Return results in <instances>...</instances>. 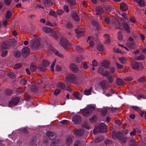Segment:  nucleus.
Here are the masks:
<instances>
[{
    "instance_id": "1",
    "label": "nucleus",
    "mask_w": 146,
    "mask_h": 146,
    "mask_svg": "<svg viewBox=\"0 0 146 146\" xmlns=\"http://www.w3.org/2000/svg\"><path fill=\"white\" fill-rule=\"evenodd\" d=\"M46 47L47 48V52L48 54H51L52 52H53L58 57L62 58L64 57V56L62 54L53 47L50 42L47 41H46Z\"/></svg>"
},
{
    "instance_id": "2",
    "label": "nucleus",
    "mask_w": 146,
    "mask_h": 146,
    "mask_svg": "<svg viewBox=\"0 0 146 146\" xmlns=\"http://www.w3.org/2000/svg\"><path fill=\"white\" fill-rule=\"evenodd\" d=\"M112 137L113 139H117L119 140H121L123 143H125L127 141L126 138L124 137L123 134L120 131L117 132L116 131H113L112 132Z\"/></svg>"
},
{
    "instance_id": "3",
    "label": "nucleus",
    "mask_w": 146,
    "mask_h": 146,
    "mask_svg": "<svg viewBox=\"0 0 146 146\" xmlns=\"http://www.w3.org/2000/svg\"><path fill=\"white\" fill-rule=\"evenodd\" d=\"M108 131V128L106 125L102 123L98 127H95L93 130V133L95 135L97 134L99 132L106 133Z\"/></svg>"
},
{
    "instance_id": "4",
    "label": "nucleus",
    "mask_w": 146,
    "mask_h": 146,
    "mask_svg": "<svg viewBox=\"0 0 146 146\" xmlns=\"http://www.w3.org/2000/svg\"><path fill=\"white\" fill-rule=\"evenodd\" d=\"M76 78L75 74H70L66 76L65 81L67 83L75 84L76 82Z\"/></svg>"
},
{
    "instance_id": "5",
    "label": "nucleus",
    "mask_w": 146,
    "mask_h": 146,
    "mask_svg": "<svg viewBox=\"0 0 146 146\" xmlns=\"http://www.w3.org/2000/svg\"><path fill=\"white\" fill-rule=\"evenodd\" d=\"M40 45V41L38 39L32 40L31 41V46L33 49L36 50Z\"/></svg>"
},
{
    "instance_id": "6",
    "label": "nucleus",
    "mask_w": 146,
    "mask_h": 146,
    "mask_svg": "<svg viewBox=\"0 0 146 146\" xmlns=\"http://www.w3.org/2000/svg\"><path fill=\"white\" fill-rule=\"evenodd\" d=\"M59 42L60 45L65 48H68L71 46V44L68 42L66 39L63 38H62Z\"/></svg>"
},
{
    "instance_id": "7",
    "label": "nucleus",
    "mask_w": 146,
    "mask_h": 146,
    "mask_svg": "<svg viewBox=\"0 0 146 146\" xmlns=\"http://www.w3.org/2000/svg\"><path fill=\"white\" fill-rule=\"evenodd\" d=\"M19 100L20 98L18 97H15L13 98L9 102V106L11 107L17 105L19 103Z\"/></svg>"
},
{
    "instance_id": "8",
    "label": "nucleus",
    "mask_w": 146,
    "mask_h": 146,
    "mask_svg": "<svg viewBox=\"0 0 146 146\" xmlns=\"http://www.w3.org/2000/svg\"><path fill=\"white\" fill-rule=\"evenodd\" d=\"M46 33H48L49 35L53 37L55 39H57L58 38L56 32L51 28L46 27Z\"/></svg>"
},
{
    "instance_id": "9",
    "label": "nucleus",
    "mask_w": 146,
    "mask_h": 146,
    "mask_svg": "<svg viewBox=\"0 0 146 146\" xmlns=\"http://www.w3.org/2000/svg\"><path fill=\"white\" fill-rule=\"evenodd\" d=\"M80 111H82V114L86 117H89L92 113V111H91L90 109H88L87 107H86L83 109H80Z\"/></svg>"
},
{
    "instance_id": "10",
    "label": "nucleus",
    "mask_w": 146,
    "mask_h": 146,
    "mask_svg": "<svg viewBox=\"0 0 146 146\" xmlns=\"http://www.w3.org/2000/svg\"><path fill=\"white\" fill-rule=\"evenodd\" d=\"M72 121L75 124L79 123L81 121V117L79 115H75L73 117Z\"/></svg>"
},
{
    "instance_id": "11",
    "label": "nucleus",
    "mask_w": 146,
    "mask_h": 146,
    "mask_svg": "<svg viewBox=\"0 0 146 146\" xmlns=\"http://www.w3.org/2000/svg\"><path fill=\"white\" fill-rule=\"evenodd\" d=\"M131 64V68L135 70H137L139 68L140 65H141V63L135 62H132Z\"/></svg>"
},
{
    "instance_id": "12",
    "label": "nucleus",
    "mask_w": 146,
    "mask_h": 146,
    "mask_svg": "<svg viewBox=\"0 0 146 146\" xmlns=\"http://www.w3.org/2000/svg\"><path fill=\"white\" fill-rule=\"evenodd\" d=\"M96 15L99 16H101L104 12L103 8L101 6L97 7L96 8Z\"/></svg>"
},
{
    "instance_id": "13",
    "label": "nucleus",
    "mask_w": 146,
    "mask_h": 146,
    "mask_svg": "<svg viewBox=\"0 0 146 146\" xmlns=\"http://www.w3.org/2000/svg\"><path fill=\"white\" fill-rule=\"evenodd\" d=\"M30 50L29 48L27 47H25L22 50V55L23 56L26 58L28 56Z\"/></svg>"
},
{
    "instance_id": "14",
    "label": "nucleus",
    "mask_w": 146,
    "mask_h": 146,
    "mask_svg": "<svg viewBox=\"0 0 146 146\" xmlns=\"http://www.w3.org/2000/svg\"><path fill=\"white\" fill-rule=\"evenodd\" d=\"M85 32L84 29H79L76 31V33L78 35V37L84 36Z\"/></svg>"
},
{
    "instance_id": "15",
    "label": "nucleus",
    "mask_w": 146,
    "mask_h": 146,
    "mask_svg": "<svg viewBox=\"0 0 146 146\" xmlns=\"http://www.w3.org/2000/svg\"><path fill=\"white\" fill-rule=\"evenodd\" d=\"M10 46V43L9 42L5 41L3 42L1 44V47L3 49L9 48Z\"/></svg>"
},
{
    "instance_id": "16",
    "label": "nucleus",
    "mask_w": 146,
    "mask_h": 146,
    "mask_svg": "<svg viewBox=\"0 0 146 146\" xmlns=\"http://www.w3.org/2000/svg\"><path fill=\"white\" fill-rule=\"evenodd\" d=\"M46 135L48 136V137L50 140H52L55 139L56 136V135L52 132H49L48 133V132H47L46 133Z\"/></svg>"
},
{
    "instance_id": "17",
    "label": "nucleus",
    "mask_w": 146,
    "mask_h": 146,
    "mask_svg": "<svg viewBox=\"0 0 146 146\" xmlns=\"http://www.w3.org/2000/svg\"><path fill=\"white\" fill-rule=\"evenodd\" d=\"M119 8L122 11H126L128 9V6L127 4L123 2L120 3Z\"/></svg>"
},
{
    "instance_id": "18",
    "label": "nucleus",
    "mask_w": 146,
    "mask_h": 146,
    "mask_svg": "<svg viewBox=\"0 0 146 146\" xmlns=\"http://www.w3.org/2000/svg\"><path fill=\"white\" fill-rule=\"evenodd\" d=\"M38 68L40 71H43L46 69V60H43L42 63L38 66Z\"/></svg>"
},
{
    "instance_id": "19",
    "label": "nucleus",
    "mask_w": 146,
    "mask_h": 146,
    "mask_svg": "<svg viewBox=\"0 0 146 146\" xmlns=\"http://www.w3.org/2000/svg\"><path fill=\"white\" fill-rule=\"evenodd\" d=\"M110 62L108 60H104L101 63V66L104 67L106 68H109L110 67Z\"/></svg>"
},
{
    "instance_id": "20",
    "label": "nucleus",
    "mask_w": 146,
    "mask_h": 146,
    "mask_svg": "<svg viewBox=\"0 0 146 146\" xmlns=\"http://www.w3.org/2000/svg\"><path fill=\"white\" fill-rule=\"evenodd\" d=\"M70 68L73 72L76 73L78 71V67L74 64H71L70 65Z\"/></svg>"
},
{
    "instance_id": "21",
    "label": "nucleus",
    "mask_w": 146,
    "mask_h": 146,
    "mask_svg": "<svg viewBox=\"0 0 146 146\" xmlns=\"http://www.w3.org/2000/svg\"><path fill=\"white\" fill-rule=\"evenodd\" d=\"M122 25L125 31L128 33H130V31L128 24L125 22L122 23Z\"/></svg>"
},
{
    "instance_id": "22",
    "label": "nucleus",
    "mask_w": 146,
    "mask_h": 146,
    "mask_svg": "<svg viewBox=\"0 0 146 146\" xmlns=\"http://www.w3.org/2000/svg\"><path fill=\"white\" fill-rule=\"evenodd\" d=\"M108 82L106 80H103L100 83V85L103 89H106L108 88Z\"/></svg>"
},
{
    "instance_id": "23",
    "label": "nucleus",
    "mask_w": 146,
    "mask_h": 146,
    "mask_svg": "<svg viewBox=\"0 0 146 146\" xmlns=\"http://www.w3.org/2000/svg\"><path fill=\"white\" fill-rule=\"evenodd\" d=\"M92 23L93 26L96 27L97 30H98L101 29V27L100 25L96 21H93Z\"/></svg>"
},
{
    "instance_id": "24",
    "label": "nucleus",
    "mask_w": 146,
    "mask_h": 146,
    "mask_svg": "<svg viewBox=\"0 0 146 146\" xmlns=\"http://www.w3.org/2000/svg\"><path fill=\"white\" fill-rule=\"evenodd\" d=\"M57 86L58 88L64 90L66 88V85L64 83L60 82L57 84Z\"/></svg>"
},
{
    "instance_id": "25",
    "label": "nucleus",
    "mask_w": 146,
    "mask_h": 146,
    "mask_svg": "<svg viewBox=\"0 0 146 146\" xmlns=\"http://www.w3.org/2000/svg\"><path fill=\"white\" fill-rule=\"evenodd\" d=\"M127 45L128 47L131 49H134L135 48L136 45L134 42H129Z\"/></svg>"
},
{
    "instance_id": "26",
    "label": "nucleus",
    "mask_w": 146,
    "mask_h": 146,
    "mask_svg": "<svg viewBox=\"0 0 146 146\" xmlns=\"http://www.w3.org/2000/svg\"><path fill=\"white\" fill-rule=\"evenodd\" d=\"M73 18L76 21H78L80 20V19L78 15L76 12L73 13L72 15Z\"/></svg>"
},
{
    "instance_id": "27",
    "label": "nucleus",
    "mask_w": 146,
    "mask_h": 146,
    "mask_svg": "<svg viewBox=\"0 0 146 146\" xmlns=\"http://www.w3.org/2000/svg\"><path fill=\"white\" fill-rule=\"evenodd\" d=\"M36 64L34 62L32 63L30 66V70L31 71L34 72L35 71L36 69Z\"/></svg>"
},
{
    "instance_id": "28",
    "label": "nucleus",
    "mask_w": 146,
    "mask_h": 146,
    "mask_svg": "<svg viewBox=\"0 0 146 146\" xmlns=\"http://www.w3.org/2000/svg\"><path fill=\"white\" fill-rule=\"evenodd\" d=\"M54 2L53 0H46V7H50L52 6Z\"/></svg>"
},
{
    "instance_id": "29",
    "label": "nucleus",
    "mask_w": 146,
    "mask_h": 146,
    "mask_svg": "<svg viewBox=\"0 0 146 146\" xmlns=\"http://www.w3.org/2000/svg\"><path fill=\"white\" fill-rule=\"evenodd\" d=\"M104 139V137L102 136H100L96 137L94 142L96 143H98L102 141Z\"/></svg>"
},
{
    "instance_id": "30",
    "label": "nucleus",
    "mask_w": 146,
    "mask_h": 146,
    "mask_svg": "<svg viewBox=\"0 0 146 146\" xmlns=\"http://www.w3.org/2000/svg\"><path fill=\"white\" fill-rule=\"evenodd\" d=\"M47 13H48L49 15L51 16H53L55 17H57V14L56 12L52 10H50L49 12V13L48 11H46V14Z\"/></svg>"
},
{
    "instance_id": "31",
    "label": "nucleus",
    "mask_w": 146,
    "mask_h": 146,
    "mask_svg": "<svg viewBox=\"0 0 146 146\" xmlns=\"http://www.w3.org/2000/svg\"><path fill=\"white\" fill-rule=\"evenodd\" d=\"M73 95L78 100H81V96L80 94L77 92H74Z\"/></svg>"
},
{
    "instance_id": "32",
    "label": "nucleus",
    "mask_w": 146,
    "mask_h": 146,
    "mask_svg": "<svg viewBox=\"0 0 146 146\" xmlns=\"http://www.w3.org/2000/svg\"><path fill=\"white\" fill-rule=\"evenodd\" d=\"M104 36L106 38L105 40L106 41V43L108 44H110V39L109 35H108L106 34L104 35Z\"/></svg>"
},
{
    "instance_id": "33",
    "label": "nucleus",
    "mask_w": 146,
    "mask_h": 146,
    "mask_svg": "<svg viewBox=\"0 0 146 146\" xmlns=\"http://www.w3.org/2000/svg\"><path fill=\"white\" fill-rule=\"evenodd\" d=\"M45 80L42 81L40 80L38 82V84L40 85V88H42L43 87L44 89L45 88Z\"/></svg>"
},
{
    "instance_id": "34",
    "label": "nucleus",
    "mask_w": 146,
    "mask_h": 146,
    "mask_svg": "<svg viewBox=\"0 0 146 146\" xmlns=\"http://www.w3.org/2000/svg\"><path fill=\"white\" fill-rule=\"evenodd\" d=\"M72 141V139L70 136H68L66 140V144L68 145H70Z\"/></svg>"
},
{
    "instance_id": "35",
    "label": "nucleus",
    "mask_w": 146,
    "mask_h": 146,
    "mask_svg": "<svg viewBox=\"0 0 146 146\" xmlns=\"http://www.w3.org/2000/svg\"><path fill=\"white\" fill-rule=\"evenodd\" d=\"M116 82L118 85H121L123 84V80L120 78H117L116 80Z\"/></svg>"
},
{
    "instance_id": "36",
    "label": "nucleus",
    "mask_w": 146,
    "mask_h": 146,
    "mask_svg": "<svg viewBox=\"0 0 146 146\" xmlns=\"http://www.w3.org/2000/svg\"><path fill=\"white\" fill-rule=\"evenodd\" d=\"M7 76L9 78L12 79H14L16 78V75L13 72H11L7 74Z\"/></svg>"
},
{
    "instance_id": "37",
    "label": "nucleus",
    "mask_w": 146,
    "mask_h": 146,
    "mask_svg": "<svg viewBox=\"0 0 146 146\" xmlns=\"http://www.w3.org/2000/svg\"><path fill=\"white\" fill-rule=\"evenodd\" d=\"M14 56L16 58H19L21 55V53L20 51H15L13 53Z\"/></svg>"
},
{
    "instance_id": "38",
    "label": "nucleus",
    "mask_w": 146,
    "mask_h": 146,
    "mask_svg": "<svg viewBox=\"0 0 146 146\" xmlns=\"http://www.w3.org/2000/svg\"><path fill=\"white\" fill-rule=\"evenodd\" d=\"M92 88L91 87L89 89L85 90L84 92V94L86 95H89L91 94Z\"/></svg>"
},
{
    "instance_id": "39",
    "label": "nucleus",
    "mask_w": 146,
    "mask_h": 146,
    "mask_svg": "<svg viewBox=\"0 0 146 146\" xmlns=\"http://www.w3.org/2000/svg\"><path fill=\"white\" fill-rule=\"evenodd\" d=\"M13 91L9 89H7L5 91V93L7 96H9L13 94Z\"/></svg>"
},
{
    "instance_id": "40",
    "label": "nucleus",
    "mask_w": 146,
    "mask_h": 146,
    "mask_svg": "<svg viewBox=\"0 0 146 146\" xmlns=\"http://www.w3.org/2000/svg\"><path fill=\"white\" fill-rule=\"evenodd\" d=\"M12 15L11 12L10 11H7L6 13L5 17L7 19H10Z\"/></svg>"
},
{
    "instance_id": "41",
    "label": "nucleus",
    "mask_w": 146,
    "mask_h": 146,
    "mask_svg": "<svg viewBox=\"0 0 146 146\" xmlns=\"http://www.w3.org/2000/svg\"><path fill=\"white\" fill-rule=\"evenodd\" d=\"M31 90L33 92H36L38 91L37 87L35 85H33L31 88Z\"/></svg>"
},
{
    "instance_id": "42",
    "label": "nucleus",
    "mask_w": 146,
    "mask_h": 146,
    "mask_svg": "<svg viewBox=\"0 0 146 146\" xmlns=\"http://www.w3.org/2000/svg\"><path fill=\"white\" fill-rule=\"evenodd\" d=\"M97 49L99 51H103L104 50V47L103 45L99 44L98 45Z\"/></svg>"
},
{
    "instance_id": "43",
    "label": "nucleus",
    "mask_w": 146,
    "mask_h": 146,
    "mask_svg": "<svg viewBox=\"0 0 146 146\" xmlns=\"http://www.w3.org/2000/svg\"><path fill=\"white\" fill-rule=\"evenodd\" d=\"M140 7H144L145 5V3L143 0H139L137 2Z\"/></svg>"
},
{
    "instance_id": "44",
    "label": "nucleus",
    "mask_w": 146,
    "mask_h": 146,
    "mask_svg": "<svg viewBox=\"0 0 146 146\" xmlns=\"http://www.w3.org/2000/svg\"><path fill=\"white\" fill-rule=\"evenodd\" d=\"M119 59L120 62L122 64L125 63L127 62L126 58L124 57L119 58Z\"/></svg>"
},
{
    "instance_id": "45",
    "label": "nucleus",
    "mask_w": 146,
    "mask_h": 146,
    "mask_svg": "<svg viewBox=\"0 0 146 146\" xmlns=\"http://www.w3.org/2000/svg\"><path fill=\"white\" fill-rule=\"evenodd\" d=\"M82 67L85 70H87L89 68L88 64L86 62H84L82 63Z\"/></svg>"
},
{
    "instance_id": "46",
    "label": "nucleus",
    "mask_w": 146,
    "mask_h": 146,
    "mask_svg": "<svg viewBox=\"0 0 146 146\" xmlns=\"http://www.w3.org/2000/svg\"><path fill=\"white\" fill-rule=\"evenodd\" d=\"M145 58V56L143 55H141L139 56L136 57L135 59L137 60H143Z\"/></svg>"
},
{
    "instance_id": "47",
    "label": "nucleus",
    "mask_w": 146,
    "mask_h": 146,
    "mask_svg": "<svg viewBox=\"0 0 146 146\" xmlns=\"http://www.w3.org/2000/svg\"><path fill=\"white\" fill-rule=\"evenodd\" d=\"M117 37L118 39L119 40H121L122 39V34L121 31H119L118 32V33Z\"/></svg>"
},
{
    "instance_id": "48",
    "label": "nucleus",
    "mask_w": 146,
    "mask_h": 146,
    "mask_svg": "<svg viewBox=\"0 0 146 146\" xmlns=\"http://www.w3.org/2000/svg\"><path fill=\"white\" fill-rule=\"evenodd\" d=\"M75 48L76 50L80 52H82L84 50V49L80 47L78 45H76Z\"/></svg>"
},
{
    "instance_id": "49",
    "label": "nucleus",
    "mask_w": 146,
    "mask_h": 146,
    "mask_svg": "<svg viewBox=\"0 0 146 146\" xmlns=\"http://www.w3.org/2000/svg\"><path fill=\"white\" fill-rule=\"evenodd\" d=\"M87 107L88 108V109H90L91 111H92V112H93V111L95 109L94 106L92 104L89 105Z\"/></svg>"
},
{
    "instance_id": "50",
    "label": "nucleus",
    "mask_w": 146,
    "mask_h": 146,
    "mask_svg": "<svg viewBox=\"0 0 146 146\" xmlns=\"http://www.w3.org/2000/svg\"><path fill=\"white\" fill-rule=\"evenodd\" d=\"M97 120V117L96 115H94L90 119V121L92 123H94Z\"/></svg>"
},
{
    "instance_id": "51",
    "label": "nucleus",
    "mask_w": 146,
    "mask_h": 146,
    "mask_svg": "<svg viewBox=\"0 0 146 146\" xmlns=\"http://www.w3.org/2000/svg\"><path fill=\"white\" fill-rule=\"evenodd\" d=\"M22 65L21 63H17L16 64L14 67V69H18L21 68L22 66Z\"/></svg>"
},
{
    "instance_id": "52",
    "label": "nucleus",
    "mask_w": 146,
    "mask_h": 146,
    "mask_svg": "<svg viewBox=\"0 0 146 146\" xmlns=\"http://www.w3.org/2000/svg\"><path fill=\"white\" fill-rule=\"evenodd\" d=\"M105 10L108 12H110L112 11V8L109 6H107L105 7Z\"/></svg>"
},
{
    "instance_id": "53",
    "label": "nucleus",
    "mask_w": 146,
    "mask_h": 146,
    "mask_svg": "<svg viewBox=\"0 0 146 146\" xmlns=\"http://www.w3.org/2000/svg\"><path fill=\"white\" fill-rule=\"evenodd\" d=\"M84 56L82 55H81L78 57L77 59V62L78 63L80 62L83 59Z\"/></svg>"
},
{
    "instance_id": "54",
    "label": "nucleus",
    "mask_w": 146,
    "mask_h": 146,
    "mask_svg": "<svg viewBox=\"0 0 146 146\" xmlns=\"http://www.w3.org/2000/svg\"><path fill=\"white\" fill-rule=\"evenodd\" d=\"M81 145V144L80 141L77 140L74 142V146H80Z\"/></svg>"
},
{
    "instance_id": "55",
    "label": "nucleus",
    "mask_w": 146,
    "mask_h": 146,
    "mask_svg": "<svg viewBox=\"0 0 146 146\" xmlns=\"http://www.w3.org/2000/svg\"><path fill=\"white\" fill-rule=\"evenodd\" d=\"M64 12V11L60 9H58L56 11V13L57 15H60L62 14Z\"/></svg>"
},
{
    "instance_id": "56",
    "label": "nucleus",
    "mask_w": 146,
    "mask_h": 146,
    "mask_svg": "<svg viewBox=\"0 0 146 146\" xmlns=\"http://www.w3.org/2000/svg\"><path fill=\"white\" fill-rule=\"evenodd\" d=\"M104 21L108 25L110 24V18L109 17H107L105 18Z\"/></svg>"
},
{
    "instance_id": "57",
    "label": "nucleus",
    "mask_w": 146,
    "mask_h": 146,
    "mask_svg": "<svg viewBox=\"0 0 146 146\" xmlns=\"http://www.w3.org/2000/svg\"><path fill=\"white\" fill-rule=\"evenodd\" d=\"M56 60H55L52 64L50 66V69L52 72H54V67L55 64Z\"/></svg>"
},
{
    "instance_id": "58",
    "label": "nucleus",
    "mask_w": 146,
    "mask_h": 146,
    "mask_svg": "<svg viewBox=\"0 0 146 146\" xmlns=\"http://www.w3.org/2000/svg\"><path fill=\"white\" fill-rule=\"evenodd\" d=\"M83 127L88 130H89L91 129V127L86 123H84L83 125Z\"/></svg>"
},
{
    "instance_id": "59",
    "label": "nucleus",
    "mask_w": 146,
    "mask_h": 146,
    "mask_svg": "<svg viewBox=\"0 0 146 146\" xmlns=\"http://www.w3.org/2000/svg\"><path fill=\"white\" fill-rule=\"evenodd\" d=\"M66 27L69 29L72 28V26L70 22H68L66 24Z\"/></svg>"
},
{
    "instance_id": "60",
    "label": "nucleus",
    "mask_w": 146,
    "mask_h": 146,
    "mask_svg": "<svg viewBox=\"0 0 146 146\" xmlns=\"http://www.w3.org/2000/svg\"><path fill=\"white\" fill-rule=\"evenodd\" d=\"M27 81L24 79H22L20 81V84L22 85H25L26 84Z\"/></svg>"
},
{
    "instance_id": "61",
    "label": "nucleus",
    "mask_w": 146,
    "mask_h": 146,
    "mask_svg": "<svg viewBox=\"0 0 146 146\" xmlns=\"http://www.w3.org/2000/svg\"><path fill=\"white\" fill-rule=\"evenodd\" d=\"M108 79L110 83H112L113 81V78L111 76H109L108 78Z\"/></svg>"
},
{
    "instance_id": "62",
    "label": "nucleus",
    "mask_w": 146,
    "mask_h": 146,
    "mask_svg": "<svg viewBox=\"0 0 146 146\" xmlns=\"http://www.w3.org/2000/svg\"><path fill=\"white\" fill-rule=\"evenodd\" d=\"M73 0H68V2L71 5V7H72V6L75 5V2Z\"/></svg>"
},
{
    "instance_id": "63",
    "label": "nucleus",
    "mask_w": 146,
    "mask_h": 146,
    "mask_svg": "<svg viewBox=\"0 0 146 146\" xmlns=\"http://www.w3.org/2000/svg\"><path fill=\"white\" fill-rule=\"evenodd\" d=\"M104 68L102 67H100L99 68L98 72L99 73L102 74L104 72Z\"/></svg>"
},
{
    "instance_id": "64",
    "label": "nucleus",
    "mask_w": 146,
    "mask_h": 146,
    "mask_svg": "<svg viewBox=\"0 0 146 146\" xmlns=\"http://www.w3.org/2000/svg\"><path fill=\"white\" fill-rule=\"evenodd\" d=\"M105 143L107 145H109L112 143V141L109 139H107L105 141Z\"/></svg>"
}]
</instances>
